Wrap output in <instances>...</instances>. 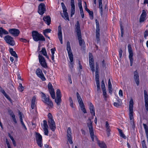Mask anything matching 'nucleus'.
<instances>
[{"label": "nucleus", "mask_w": 148, "mask_h": 148, "mask_svg": "<svg viewBox=\"0 0 148 148\" xmlns=\"http://www.w3.org/2000/svg\"><path fill=\"white\" fill-rule=\"evenodd\" d=\"M134 79L137 86L139 84V75L137 71H135L134 73Z\"/></svg>", "instance_id": "nucleus-16"}, {"label": "nucleus", "mask_w": 148, "mask_h": 148, "mask_svg": "<svg viewBox=\"0 0 148 148\" xmlns=\"http://www.w3.org/2000/svg\"><path fill=\"white\" fill-rule=\"evenodd\" d=\"M130 120V123L132 125L133 127H135V124L134 121V119L131 120Z\"/></svg>", "instance_id": "nucleus-61"}, {"label": "nucleus", "mask_w": 148, "mask_h": 148, "mask_svg": "<svg viewBox=\"0 0 148 148\" xmlns=\"http://www.w3.org/2000/svg\"><path fill=\"white\" fill-rule=\"evenodd\" d=\"M122 51L121 49H120L119 51V56L120 58H121L122 56Z\"/></svg>", "instance_id": "nucleus-58"}, {"label": "nucleus", "mask_w": 148, "mask_h": 148, "mask_svg": "<svg viewBox=\"0 0 148 148\" xmlns=\"http://www.w3.org/2000/svg\"><path fill=\"white\" fill-rule=\"evenodd\" d=\"M78 5L80 11L83 10L82 4V1L81 0H79Z\"/></svg>", "instance_id": "nucleus-43"}, {"label": "nucleus", "mask_w": 148, "mask_h": 148, "mask_svg": "<svg viewBox=\"0 0 148 148\" xmlns=\"http://www.w3.org/2000/svg\"><path fill=\"white\" fill-rule=\"evenodd\" d=\"M12 119H13L14 122L15 123H17V121H16V118H15V115H13L12 116Z\"/></svg>", "instance_id": "nucleus-57"}, {"label": "nucleus", "mask_w": 148, "mask_h": 148, "mask_svg": "<svg viewBox=\"0 0 148 148\" xmlns=\"http://www.w3.org/2000/svg\"><path fill=\"white\" fill-rule=\"evenodd\" d=\"M75 26L76 27L75 30L77 33V36H80V35H81V33L80 27V25L78 21L77 22L75 25Z\"/></svg>", "instance_id": "nucleus-18"}, {"label": "nucleus", "mask_w": 148, "mask_h": 148, "mask_svg": "<svg viewBox=\"0 0 148 148\" xmlns=\"http://www.w3.org/2000/svg\"><path fill=\"white\" fill-rule=\"evenodd\" d=\"M61 101L62 100L61 97H57L55 99V101L57 103V105L58 106L60 105V104L61 102Z\"/></svg>", "instance_id": "nucleus-30"}, {"label": "nucleus", "mask_w": 148, "mask_h": 148, "mask_svg": "<svg viewBox=\"0 0 148 148\" xmlns=\"http://www.w3.org/2000/svg\"><path fill=\"white\" fill-rule=\"evenodd\" d=\"M89 105V109L91 114H93V116H95V110L94 106L91 103H90Z\"/></svg>", "instance_id": "nucleus-21"}, {"label": "nucleus", "mask_w": 148, "mask_h": 148, "mask_svg": "<svg viewBox=\"0 0 148 148\" xmlns=\"http://www.w3.org/2000/svg\"><path fill=\"white\" fill-rule=\"evenodd\" d=\"M68 79H69V82H70L71 84H72V80H71V75H68Z\"/></svg>", "instance_id": "nucleus-63"}, {"label": "nucleus", "mask_w": 148, "mask_h": 148, "mask_svg": "<svg viewBox=\"0 0 148 148\" xmlns=\"http://www.w3.org/2000/svg\"><path fill=\"white\" fill-rule=\"evenodd\" d=\"M43 130L44 131V134L47 136L48 134V131L47 128H43Z\"/></svg>", "instance_id": "nucleus-54"}, {"label": "nucleus", "mask_w": 148, "mask_h": 148, "mask_svg": "<svg viewBox=\"0 0 148 148\" xmlns=\"http://www.w3.org/2000/svg\"><path fill=\"white\" fill-rule=\"evenodd\" d=\"M36 74L37 76L40 78L42 81H45L46 80L45 78L42 71L39 68H38L36 69Z\"/></svg>", "instance_id": "nucleus-11"}, {"label": "nucleus", "mask_w": 148, "mask_h": 148, "mask_svg": "<svg viewBox=\"0 0 148 148\" xmlns=\"http://www.w3.org/2000/svg\"><path fill=\"white\" fill-rule=\"evenodd\" d=\"M57 97H61V92L59 89H57L56 92Z\"/></svg>", "instance_id": "nucleus-38"}, {"label": "nucleus", "mask_w": 148, "mask_h": 148, "mask_svg": "<svg viewBox=\"0 0 148 148\" xmlns=\"http://www.w3.org/2000/svg\"><path fill=\"white\" fill-rule=\"evenodd\" d=\"M147 16V13L145 10H142V13L141 14L140 16L146 18Z\"/></svg>", "instance_id": "nucleus-41"}, {"label": "nucleus", "mask_w": 148, "mask_h": 148, "mask_svg": "<svg viewBox=\"0 0 148 148\" xmlns=\"http://www.w3.org/2000/svg\"><path fill=\"white\" fill-rule=\"evenodd\" d=\"M80 14L81 15L82 18H84V14L83 10H80Z\"/></svg>", "instance_id": "nucleus-60"}, {"label": "nucleus", "mask_w": 148, "mask_h": 148, "mask_svg": "<svg viewBox=\"0 0 148 148\" xmlns=\"http://www.w3.org/2000/svg\"><path fill=\"white\" fill-rule=\"evenodd\" d=\"M89 65L92 71H95L94 62H93V63H89Z\"/></svg>", "instance_id": "nucleus-35"}, {"label": "nucleus", "mask_w": 148, "mask_h": 148, "mask_svg": "<svg viewBox=\"0 0 148 148\" xmlns=\"http://www.w3.org/2000/svg\"><path fill=\"white\" fill-rule=\"evenodd\" d=\"M40 52L44 56H46L47 52L45 48H42L41 51Z\"/></svg>", "instance_id": "nucleus-34"}, {"label": "nucleus", "mask_w": 148, "mask_h": 148, "mask_svg": "<svg viewBox=\"0 0 148 148\" xmlns=\"http://www.w3.org/2000/svg\"><path fill=\"white\" fill-rule=\"evenodd\" d=\"M48 123L49 127L51 130L53 131H54L56 129V127L54 120H48Z\"/></svg>", "instance_id": "nucleus-14"}, {"label": "nucleus", "mask_w": 148, "mask_h": 148, "mask_svg": "<svg viewBox=\"0 0 148 148\" xmlns=\"http://www.w3.org/2000/svg\"><path fill=\"white\" fill-rule=\"evenodd\" d=\"M88 55L89 58V63H93V62H94L92 54L91 53H89Z\"/></svg>", "instance_id": "nucleus-29"}, {"label": "nucleus", "mask_w": 148, "mask_h": 148, "mask_svg": "<svg viewBox=\"0 0 148 148\" xmlns=\"http://www.w3.org/2000/svg\"><path fill=\"white\" fill-rule=\"evenodd\" d=\"M48 89L49 90V91L53 90H54L53 87V86L51 84L50 82H49L48 85Z\"/></svg>", "instance_id": "nucleus-40"}, {"label": "nucleus", "mask_w": 148, "mask_h": 148, "mask_svg": "<svg viewBox=\"0 0 148 148\" xmlns=\"http://www.w3.org/2000/svg\"><path fill=\"white\" fill-rule=\"evenodd\" d=\"M145 107L146 110L148 112V101H145Z\"/></svg>", "instance_id": "nucleus-53"}, {"label": "nucleus", "mask_w": 148, "mask_h": 148, "mask_svg": "<svg viewBox=\"0 0 148 148\" xmlns=\"http://www.w3.org/2000/svg\"><path fill=\"white\" fill-rule=\"evenodd\" d=\"M51 51L52 54V55H54V54L55 53V51L56 50V49L55 48H52L51 49Z\"/></svg>", "instance_id": "nucleus-59"}, {"label": "nucleus", "mask_w": 148, "mask_h": 148, "mask_svg": "<svg viewBox=\"0 0 148 148\" xmlns=\"http://www.w3.org/2000/svg\"><path fill=\"white\" fill-rule=\"evenodd\" d=\"M36 138L37 143L38 145L40 147H41L42 145V137L39 133L36 132Z\"/></svg>", "instance_id": "nucleus-8"}, {"label": "nucleus", "mask_w": 148, "mask_h": 148, "mask_svg": "<svg viewBox=\"0 0 148 148\" xmlns=\"http://www.w3.org/2000/svg\"><path fill=\"white\" fill-rule=\"evenodd\" d=\"M128 51L129 53V58L130 61V66H132V65L133 59V50L131 45L128 44Z\"/></svg>", "instance_id": "nucleus-6"}, {"label": "nucleus", "mask_w": 148, "mask_h": 148, "mask_svg": "<svg viewBox=\"0 0 148 148\" xmlns=\"http://www.w3.org/2000/svg\"><path fill=\"white\" fill-rule=\"evenodd\" d=\"M76 95L78 102H79L80 101H81V100H82L78 92H77L76 93Z\"/></svg>", "instance_id": "nucleus-48"}, {"label": "nucleus", "mask_w": 148, "mask_h": 148, "mask_svg": "<svg viewBox=\"0 0 148 148\" xmlns=\"http://www.w3.org/2000/svg\"><path fill=\"white\" fill-rule=\"evenodd\" d=\"M43 19L45 23L48 25H49L51 23V18L49 16H44Z\"/></svg>", "instance_id": "nucleus-19"}, {"label": "nucleus", "mask_w": 148, "mask_h": 148, "mask_svg": "<svg viewBox=\"0 0 148 148\" xmlns=\"http://www.w3.org/2000/svg\"><path fill=\"white\" fill-rule=\"evenodd\" d=\"M100 25L96 26V36L97 42H99L100 41Z\"/></svg>", "instance_id": "nucleus-17"}, {"label": "nucleus", "mask_w": 148, "mask_h": 148, "mask_svg": "<svg viewBox=\"0 0 148 148\" xmlns=\"http://www.w3.org/2000/svg\"><path fill=\"white\" fill-rule=\"evenodd\" d=\"M8 32L2 27H0V36L2 37L3 34H8Z\"/></svg>", "instance_id": "nucleus-20"}, {"label": "nucleus", "mask_w": 148, "mask_h": 148, "mask_svg": "<svg viewBox=\"0 0 148 148\" xmlns=\"http://www.w3.org/2000/svg\"><path fill=\"white\" fill-rule=\"evenodd\" d=\"M20 40L21 41L24 42H29V40L28 41L26 39L23 38H20Z\"/></svg>", "instance_id": "nucleus-55"}, {"label": "nucleus", "mask_w": 148, "mask_h": 148, "mask_svg": "<svg viewBox=\"0 0 148 148\" xmlns=\"http://www.w3.org/2000/svg\"><path fill=\"white\" fill-rule=\"evenodd\" d=\"M43 122V126L44 127L43 128H48V125L47 124V121L45 120H44Z\"/></svg>", "instance_id": "nucleus-42"}, {"label": "nucleus", "mask_w": 148, "mask_h": 148, "mask_svg": "<svg viewBox=\"0 0 148 148\" xmlns=\"http://www.w3.org/2000/svg\"><path fill=\"white\" fill-rule=\"evenodd\" d=\"M4 40L8 44L12 46H14L15 45V42L13 38L9 35H6L4 37Z\"/></svg>", "instance_id": "nucleus-7"}, {"label": "nucleus", "mask_w": 148, "mask_h": 148, "mask_svg": "<svg viewBox=\"0 0 148 148\" xmlns=\"http://www.w3.org/2000/svg\"><path fill=\"white\" fill-rule=\"evenodd\" d=\"M18 88L19 90L21 92H22L24 89V88L22 86V84L21 83L19 84Z\"/></svg>", "instance_id": "nucleus-39"}, {"label": "nucleus", "mask_w": 148, "mask_h": 148, "mask_svg": "<svg viewBox=\"0 0 148 148\" xmlns=\"http://www.w3.org/2000/svg\"><path fill=\"white\" fill-rule=\"evenodd\" d=\"M118 130L119 131L120 136L124 139H126V137L125 135L123 133L122 130L119 128H118Z\"/></svg>", "instance_id": "nucleus-28"}, {"label": "nucleus", "mask_w": 148, "mask_h": 148, "mask_svg": "<svg viewBox=\"0 0 148 148\" xmlns=\"http://www.w3.org/2000/svg\"><path fill=\"white\" fill-rule=\"evenodd\" d=\"M145 20V18L140 16L139 19V22L140 23H142L144 22Z\"/></svg>", "instance_id": "nucleus-49"}, {"label": "nucleus", "mask_w": 148, "mask_h": 148, "mask_svg": "<svg viewBox=\"0 0 148 148\" xmlns=\"http://www.w3.org/2000/svg\"><path fill=\"white\" fill-rule=\"evenodd\" d=\"M133 113V110H129V117L130 120L134 119Z\"/></svg>", "instance_id": "nucleus-31"}, {"label": "nucleus", "mask_w": 148, "mask_h": 148, "mask_svg": "<svg viewBox=\"0 0 148 148\" xmlns=\"http://www.w3.org/2000/svg\"><path fill=\"white\" fill-rule=\"evenodd\" d=\"M10 52L11 55L15 58H18L17 54L15 51H13V49L12 48L10 49Z\"/></svg>", "instance_id": "nucleus-27"}, {"label": "nucleus", "mask_w": 148, "mask_h": 148, "mask_svg": "<svg viewBox=\"0 0 148 148\" xmlns=\"http://www.w3.org/2000/svg\"><path fill=\"white\" fill-rule=\"evenodd\" d=\"M68 140L70 144L73 143L72 141V136L71 129L70 127L68 128L67 130Z\"/></svg>", "instance_id": "nucleus-13"}, {"label": "nucleus", "mask_w": 148, "mask_h": 148, "mask_svg": "<svg viewBox=\"0 0 148 148\" xmlns=\"http://www.w3.org/2000/svg\"><path fill=\"white\" fill-rule=\"evenodd\" d=\"M78 40H79V45L81 46H84L85 45V42L84 40H82V35L80 36H78Z\"/></svg>", "instance_id": "nucleus-22"}, {"label": "nucleus", "mask_w": 148, "mask_h": 148, "mask_svg": "<svg viewBox=\"0 0 148 148\" xmlns=\"http://www.w3.org/2000/svg\"><path fill=\"white\" fill-rule=\"evenodd\" d=\"M108 88L109 92L110 94H112V88L110 79H109L108 80Z\"/></svg>", "instance_id": "nucleus-26"}, {"label": "nucleus", "mask_w": 148, "mask_h": 148, "mask_svg": "<svg viewBox=\"0 0 148 148\" xmlns=\"http://www.w3.org/2000/svg\"><path fill=\"white\" fill-rule=\"evenodd\" d=\"M78 102L79 103V106H80L81 108V107H82L85 106L82 100H81V101H80Z\"/></svg>", "instance_id": "nucleus-52"}, {"label": "nucleus", "mask_w": 148, "mask_h": 148, "mask_svg": "<svg viewBox=\"0 0 148 148\" xmlns=\"http://www.w3.org/2000/svg\"><path fill=\"white\" fill-rule=\"evenodd\" d=\"M46 11V8L44 3H41L38 6V12L40 15H42Z\"/></svg>", "instance_id": "nucleus-9"}, {"label": "nucleus", "mask_w": 148, "mask_h": 148, "mask_svg": "<svg viewBox=\"0 0 148 148\" xmlns=\"http://www.w3.org/2000/svg\"><path fill=\"white\" fill-rule=\"evenodd\" d=\"M38 58L39 62L41 65L45 68H47V66L44 58L42 56L39 54Z\"/></svg>", "instance_id": "nucleus-10"}, {"label": "nucleus", "mask_w": 148, "mask_h": 148, "mask_svg": "<svg viewBox=\"0 0 148 148\" xmlns=\"http://www.w3.org/2000/svg\"><path fill=\"white\" fill-rule=\"evenodd\" d=\"M119 95L120 96L123 97V92L122 90H120L119 92Z\"/></svg>", "instance_id": "nucleus-64"}, {"label": "nucleus", "mask_w": 148, "mask_h": 148, "mask_svg": "<svg viewBox=\"0 0 148 148\" xmlns=\"http://www.w3.org/2000/svg\"><path fill=\"white\" fill-rule=\"evenodd\" d=\"M133 101L132 99L130 100L129 105V110H133Z\"/></svg>", "instance_id": "nucleus-33"}, {"label": "nucleus", "mask_w": 148, "mask_h": 148, "mask_svg": "<svg viewBox=\"0 0 148 148\" xmlns=\"http://www.w3.org/2000/svg\"><path fill=\"white\" fill-rule=\"evenodd\" d=\"M0 91L5 96H6L7 95L6 93L4 90H3V89L1 87H0Z\"/></svg>", "instance_id": "nucleus-46"}, {"label": "nucleus", "mask_w": 148, "mask_h": 148, "mask_svg": "<svg viewBox=\"0 0 148 148\" xmlns=\"http://www.w3.org/2000/svg\"><path fill=\"white\" fill-rule=\"evenodd\" d=\"M36 100V97L35 96L33 97L31 101V107L32 109H33L35 106Z\"/></svg>", "instance_id": "nucleus-25"}, {"label": "nucleus", "mask_w": 148, "mask_h": 148, "mask_svg": "<svg viewBox=\"0 0 148 148\" xmlns=\"http://www.w3.org/2000/svg\"><path fill=\"white\" fill-rule=\"evenodd\" d=\"M99 4V8L100 9L101 15V16L102 15L103 13V8L102 4V0H98Z\"/></svg>", "instance_id": "nucleus-24"}, {"label": "nucleus", "mask_w": 148, "mask_h": 148, "mask_svg": "<svg viewBox=\"0 0 148 148\" xmlns=\"http://www.w3.org/2000/svg\"><path fill=\"white\" fill-rule=\"evenodd\" d=\"M8 31L10 34L14 36H18L20 33L19 30L15 28H12L9 29Z\"/></svg>", "instance_id": "nucleus-12"}, {"label": "nucleus", "mask_w": 148, "mask_h": 148, "mask_svg": "<svg viewBox=\"0 0 148 148\" xmlns=\"http://www.w3.org/2000/svg\"><path fill=\"white\" fill-rule=\"evenodd\" d=\"M58 38L59 40L60 43L62 44H63L62 42V28L60 25H59L58 28Z\"/></svg>", "instance_id": "nucleus-15"}, {"label": "nucleus", "mask_w": 148, "mask_h": 148, "mask_svg": "<svg viewBox=\"0 0 148 148\" xmlns=\"http://www.w3.org/2000/svg\"><path fill=\"white\" fill-rule=\"evenodd\" d=\"M32 35L33 40L37 42L39 40L45 41V38L43 36L36 31H33Z\"/></svg>", "instance_id": "nucleus-2"}, {"label": "nucleus", "mask_w": 148, "mask_h": 148, "mask_svg": "<svg viewBox=\"0 0 148 148\" xmlns=\"http://www.w3.org/2000/svg\"><path fill=\"white\" fill-rule=\"evenodd\" d=\"M89 122H88L87 124V126L88 128L92 140V141H93L94 140L95 138L96 139H97V136H95L94 134V129L92 124V122L91 121L90 119H89Z\"/></svg>", "instance_id": "nucleus-3"}, {"label": "nucleus", "mask_w": 148, "mask_h": 148, "mask_svg": "<svg viewBox=\"0 0 148 148\" xmlns=\"http://www.w3.org/2000/svg\"><path fill=\"white\" fill-rule=\"evenodd\" d=\"M81 109L84 113H86L87 112L85 108V106L82 107H81Z\"/></svg>", "instance_id": "nucleus-56"}, {"label": "nucleus", "mask_w": 148, "mask_h": 148, "mask_svg": "<svg viewBox=\"0 0 148 148\" xmlns=\"http://www.w3.org/2000/svg\"><path fill=\"white\" fill-rule=\"evenodd\" d=\"M42 100L44 103L50 106L51 107L53 106V103L49 99V96L47 97L45 94L43 93L42 95Z\"/></svg>", "instance_id": "nucleus-4"}, {"label": "nucleus", "mask_w": 148, "mask_h": 148, "mask_svg": "<svg viewBox=\"0 0 148 148\" xmlns=\"http://www.w3.org/2000/svg\"><path fill=\"white\" fill-rule=\"evenodd\" d=\"M48 117L49 118L48 120H53V117L51 113H48Z\"/></svg>", "instance_id": "nucleus-51"}, {"label": "nucleus", "mask_w": 148, "mask_h": 148, "mask_svg": "<svg viewBox=\"0 0 148 148\" xmlns=\"http://www.w3.org/2000/svg\"><path fill=\"white\" fill-rule=\"evenodd\" d=\"M49 92L51 97L53 99H54L55 98V95L54 90H51L49 91Z\"/></svg>", "instance_id": "nucleus-32"}, {"label": "nucleus", "mask_w": 148, "mask_h": 148, "mask_svg": "<svg viewBox=\"0 0 148 148\" xmlns=\"http://www.w3.org/2000/svg\"><path fill=\"white\" fill-rule=\"evenodd\" d=\"M88 13L89 15L90 18L91 20L93 19L94 18L93 13V12L92 11H90L89 10V11H88Z\"/></svg>", "instance_id": "nucleus-37"}, {"label": "nucleus", "mask_w": 148, "mask_h": 148, "mask_svg": "<svg viewBox=\"0 0 148 148\" xmlns=\"http://www.w3.org/2000/svg\"><path fill=\"white\" fill-rule=\"evenodd\" d=\"M142 144L143 148H147L145 140H143L142 142Z\"/></svg>", "instance_id": "nucleus-45"}, {"label": "nucleus", "mask_w": 148, "mask_h": 148, "mask_svg": "<svg viewBox=\"0 0 148 148\" xmlns=\"http://www.w3.org/2000/svg\"><path fill=\"white\" fill-rule=\"evenodd\" d=\"M71 6H74L75 5V2L74 0H71Z\"/></svg>", "instance_id": "nucleus-62"}, {"label": "nucleus", "mask_w": 148, "mask_h": 148, "mask_svg": "<svg viewBox=\"0 0 148 148\" xmlns=\"http://www.w3.org/2000/svg\"><path fill=\"white\" fill-rule=\"evenodd\" d=\"M75 12V6H71V16L72 17V15H74Z\"/></svg>", "instance_id": "nucleus-36"}, {"label": "nucleus", "mask_w": 148, "mask_h": 148, "mask_svg": "<svg viewBox=\"0 0 148 148\" xmlns=\"http://www.w3.org/2000/svg\"><path fill=\"white\" fill-rule=\"evenodd\" d=\"M106 129H107V130L108 131H110V130L109 128L110 126H109V125L108 122L106 121Z\"/></svg>", "instance_id": "nucleus-47"}, {"label": "nucleus", "mask_w": 148, "mask_h": 148, "mask_svg": "<svg viewBox=\"0 0 148 148\" xmlns=\"http://www.w3.org/2000/svg\"><path fill=\"white\" fill-rule=\"evenodd\" d=\"M66 49L68 51L69 57L70 61L69 67L71 71L72 72L73 71V55L71 51L70 43L69 41H68L67 43Z\"/></svg>", "instance_id": "nucleus-1"}, {"label": "nucleus", "mask_w": 148, "mask_h": 148, "mask_svg": "<svg viewBox=\"0 0 148 148\" xmlns=\"http://www.w3.org/2000/svg\"><path fill=\"white\" fill-rule=\"evenodd\" d=\"M97 144L101 148H107L106 144L103 142H100L99 141H98Z\"/></svg>", "instance_id": "nucleus-23"}, {"label": "nucleus", "mask_w": 148, "mask_h": 148, "mask_svg": "<svg viewBox=\"0 0 148 148\" xmlns=\"http://www.w3.org/2000/svg\"><path fill=\"white\" fill-rule=\"evenodd\" d=\"M114 105L117 108H119V106H121L122 105L120 103L117 102H114Z\"/></svg>", "instance_id": "nucleus-50"}, {"label": "nucleus", "mask_w": 148, "mask_h": 148, "mask_svg": "<svg viewBox=\"0 0 148 148\" xmlns=\"http://www.w3.org/2000/svg\"><path fill=\"white\" fill-rule=\"evenodd\" d=\"M61 5L63 9V11L64 13L63 15L62 13H60V14L66 20H68L69 21V18L68 13L67 12V9L64 4L63 3H61Z\"/></svg>", "instance_id": "nucleus-5"}, {"label": "nucleus", "mask_w": 148, "mask_h": 148, "mask_svg": "<svg viewBox=\"0 0 148 148\" xmlns=\"http://www.w3.org/2000/svg\"><path fill=\"white\" fill-rule=\"evenodd\" d=\"M51 29H47L43 30V33L47 34L50 33L51 32Z\"/></svg>", "instance_id": "nucleus-44"}]
</instances>
